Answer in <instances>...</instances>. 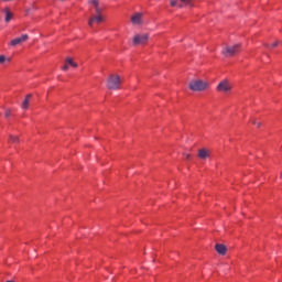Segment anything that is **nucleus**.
Masks as SVG:
<instances>
[{"instance_id": "1", "label": "nucleus", "mask_w": 282, "mask_h": 282, "mask_svg": "<svg viewBox=\"0 0 282 282\" xmlns=\"http://www.w3.org/2000/svg\"><path fill=\"white\" fill-rule=\"evenodd\" d=\"M188 87L192 91H206L209 85L205 80L194 79L189 82Z\"/></svg>"}, {"instance_id": "2", "label": "nucleus", "mask_w": 282, "mask_h": 282, "mask_svg": "<svg viewBox=\"0 0 282 282\" xmlns=\"http://www.w3.org/2000/svg\"><path fill=\"white\" fill-rule=\"evenodd\" d=\"M122 80L120 79V75L111 74L107 79V87L108 89L118 90L120 89Z\"/></svg>"}, {"instance_id": "3", "label": "nucleus", "mask_w": 282, "mask_h": 282, "mask_svg": "<svg viewBox=\"0 0 282 282\" xmlns=\"http://www.w3.org/2000/svg\"><path fill=\"white\" fill-rule=\"evenodd\" d=\"M241 52V44L227 45L223 48L221 54L226 57L237 56Z\"/></svg>"}, {"instance_id": "4", "label": "nucleus", "mask_w": 282, "mask_h": 282, "mask_svg": "<svg viewBox=\"0 0 282 282\" xmlns=\"http://www.w3.org/2000/svg\"><path fill=\"white\" fill-rule=\"evenodd\" d=\"M216 89L221 94H228L232 89V85L228 79H224L217 85Z\"/></svg>"}, {"instance_id": "5", "label": "nucleus", "mask_w": 282, "mask_h": 282, "mask_svg": "<svg viewBox=\"0 0 282 282\" xmlns=\"http://www.w3.org/2000/svg\"><path fill=\"white\" fill-rule=\"evenodd\" d=\"M149 41V34H137L134 35L132 43L133 45H144Z\"/></svg>"}, {"instance_id": "6", "label": "nucleus", "mask_w": 282, "mask_h": 282, "mask_svg": "<svg viewBox=\"0 0 282 282\" xmlns=\"http://www.w3.org/2000/svg\"><path fill=\"white\" fill-rule=\"evenodd\" d=\"M102 21H105V17H102V13H96V15H93L88 20V25L90 28H94V23H102Z\"/></svg>"}, {"instance_id": "7", "label": "nucleus", "mask_w": 282, "mask_h": 282, "mask_svg": "<svg viewBox=\"0 0 282 282\" xmlns=\"http://www.w3.org/2000/svg\"><path fill=\"white\" fill-rule=\"evenodd\" d=\"M142 17H144V14L137 12L131 17V23L132 25H142L144 23V20H142Z\"/></svg>"}, {"instance_id": "8", "label": "nucleus", "mask_w": 282, "mask_h": 282, "mask_svg": "<svg viewBox=\"0 0 282 282\" xmlns=\"http://www.w3.org/2000/svg\"><path fill=\"white\" fill-rule=\"evenodd\" d=\"M28 39H30V36L28 34H23L20 37H15L11 41V45L14 47L17 45H21V43H25V41H28Z\"/></svg>"}, {"instance_id": "9", "label": "nucleus", "mask_w": 282, "mask_h": 282, "mask_svg": "<svg viewBox=\"0 0 282 282\" xmlns=\"http://www.w3.org/2000/svg\"><path fill=\"white\" fill-rule=\"evenodd\" d=\"M90 6H94L96 14H102V8H100V2L98 0H88Z\"/></svg>"}, {"instance_id": "10", "label": "nucleus", "mask_w": 282, "mask_h": 282, "mask_svg": "<svg viewBox=\"0 0 282 282\" xmlns=\"http://www.w3.org/2000/svg\"><path fill=\"white\" fill-rule=\"evenodd\" d=\"M210 156V151L209 150H207V149H200V150H198V158L200 159V160H206L207 158H209Z\"/></svg>"}, {"instance_id": "11", "label": "nucleus", "mask_w": 282, "mask_h": 282, "mask_svg": "<svg viewBox=\"0 0 282 282\" xmlns=\"http://www.w3.org/2000/svg\"><path fill=\"white\" fill-rule=\"evenodd\" d=\"M215 248L216 252H218V254H221L223 257L224 254H226V252H228V249L221 243H217Z\"/></svg>"}, {"instance_id": "12", "label": "nucleus", "mask_w": 282, "mask_h": 282, "mask_svg": "<svg viewBox=\"0 0 282 282\" xmlns=\"http://www.w3.org/2000/svg\"><path fill=\"white\" fill-rule=\"evenodd\" d=\"M32 98V94L25 96V99L22 102V109H30V99Z\"/></svg>"}, {"instance_id": "13", "label": "nucleus", "mask_w": 282, "mask_h": 282, "mask_svg": "<svg viewBox=\"0 0 282 282\" xmlns=\"http://www.w3.org/2000/svg\"><path fill=\"white\" fill-rule=\"evenodd\" d=\"M4 14H6V18H4L6 23H10V21H12V12H10V8L7 7L4 9Z\"/></svg>"}, {"instance_id": "14", "label": "nucleus", "mask_w": 282, "mask_h": 282, "mask_svg": "<svg viewBox=\"0 0 282 282\" xmlns=\"http://www.w3.org/2000/svg\"><path fill=\"white\" fill-rule=\"evenodd\" d=\"M65 61H66L67 65H69L70 67H74V68L78 67V64L76 62H74V59L72 57H66Z\"/></svg>"}, {"instance_id": "15", "label": "nucleus", "mask_w": 282, "mask_h": 282, "mask_svg": "<svg viewBox=\"0 0 282 282\" xmlns=\"http://www.w3.org/2000/svg\"><path fill=\"white\" fill-rule=\"evenodd\" d=\"M9 142H12V144H19L20 142L19 137L10 134Z\"/></svg>"}, {"instance_id": "16", "label": "nucleus", "mask_w": 282, "mask_h": 282, "mask_svg": "<svg viewBox=\"0 0 282 282\" xmlns=\"http://www.w3.org/2000/svg\"><path fill=\"white\" fill-rule=\"evenodd\" d=\"M182 3H185L189 8H193V0H181Z\"/></svg>"}, {"instance_id": "17", "label": "nucleus", "mask_w": 282, "mask_h": 282, "mask_svg": "<svg viewBox=\"0 0 282 282\" xmlns=\"http://www.w3.org/2000/svg\"><path fill=\"white\" fill-rule=\"evenodd\" d=\"M252 124H256L258 128L261 127V122H257V119H251Z\"/></svg>"}, {"instance_id": "18", "label": "nucleus", "mask_w": 282, "mask_h": 282, "mask_svg": "<svg viewBox=\"0 0 282 282\" xmlns=\"http://www.w3.org/2000/svg\"><path fill=\"white\" fill-rule=\"evenodd\" d=\"M170 6H171L172 8H175V6H177V1L171 0V1H170Z\"/></svg>"}, {"instance_id": "19", "label": "nucleus", "mask_w": 282, "mask_h": 282, "mask_svg": "<svg viewBox=\"0 0 282 282\" xmlns=\"http://www.w3.org/2000/svg\"><path fill=\"white\" fill-rule=\"evenodd\" d=\"M7 61V57L4 55H0V64L3 65V62Z\"/></svg>"}, {"instance_id": "20", "label": "nucleus", "mask_w": 282, "mask_h": 282, "mask_svg": "<svg viewBox=\"0 0 282 282\" xmlns=\"http://www.w3.org/2000/svg\"><path fill=\"white\" fill-rule=\"evenodd\" d=\"M62 69L63 72H67V69H69V64H67L66 62V64L62 67Z\"/></svg>"}, {"instance_id": "21", "label": "nucleus", "mask_w": 282, "mask_h": 282, "mask_svg": "<svg viewBox=\"0 0 282 282\" xmlns=\"http://www.w3.org/2000/svg\"><path fill=\"white\" fill-rule=\"evenodd\" d=\"M10 113H11L10 110H6V113H4L6 118H10Z\"/></svg>"}, {"instance_id": "22", "label": "nucleus", "mask_w": 282, "mask_h": 282, "mask_svg": "<svg viewBox=\"0 0 282 282\" xmlns=\"http://www.w3.org/2000/svg\"><path fill=\"white\" fill-rule=\"evenodd\" d=\"M279 45V42H274L271 44V47H276Z\"/></svg>"}, {"instance_id": "23", "label": "nucleus", "mask_w": 282, "mask_h": 282, "mask_svg": "<svg viewBox=\"0 0 282 282\" xmlns=\"http://www.w3.org/2000/svg\"><path fill=\"white\" fill-rule=\"evenodd\" d=\"M186 160H191V154H185Z\"/></svg>"}]
</instances>
